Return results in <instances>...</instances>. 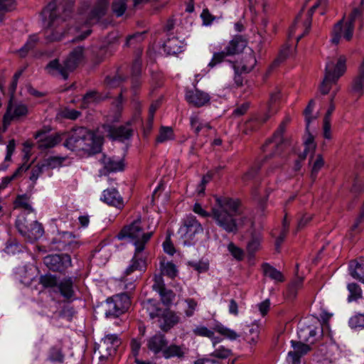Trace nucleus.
I'll list each match as a JSON object with an SVG mask.
<instances>
[{
	"label": "nucleus",
	"mask_w": 364,
	"mask_h": 364,
	"mask_svg": "<svg viewBox=\"0 0 364 364\" xmlns=\"http://www.w3.org/2000/svg\"><path fill=\"white\" fill-rule=\"evenodd\" d=\"M101 200L109 205L118 209H122L124 206L123 198L116 188H107L102 192Z\"/></svg>",
	"instance_id": "23"
},
{
	"label": "nucleus",
	"mask_w": 364,
	"mask_h": 364,
	"mask_svg": "<svg viewBox=\"0 0 364 364\" xmlns=\"http://www.w3.org/2000/svg\"><path fill=\"white\" fill-rule=\"evenodd\" d=\"M109 0H97L96 5L90 11L86 21L82 27L67 28V19L73 11V2L70 0H53L42 11L45 21H48L46 28V39L48 42L58 41L72 33L75 36L71 41H81L91 33L90 26L96 23L105 14Z\"/></svg>",
	"instance_id": "1"
},
{
	"label": "nucleus",
	"mask_w": 364,
	"mask_h": 364,
	"mask_svg": "<svg viewBox=\"0 0 364 364\" xmlns=\"http://www.w3.org/2000/svg\"><path fill=\"white\" fill-rule=\"evenodd\" d=\"M65 355L63 349L58 346H53L50 348L48 360L52 362H58L62 363L64 362Z\"/></svg>",
	"instance_id": "44"
},
{
	"label": "nucleus",
	"mask_w": 364,
	"mask_h": 364,
	"mask_svg": "<svg viewBox=\"0 0 364 364\" xmlns=\"http://www.w3.org/2000/svg\"><path fill=\"white\" fill-rule=\"evenodd\" d=\"M291 343L294 350L290 351L288 355L292 359L293 363H296L299 362L301 356L306 354L311 350V348L309 345L301 341H291Z\"/></svg>",
	"instance_id": "30"
},
{
	"label": "nucleus",
	"mask_w": 364,
	"mask_h": 364,
	"mask_svg": "<svg viewBox=\"0 0 364 364\" xmlns=\"http://www.w3.org/2000/svg\"><path fill=\"white\" fill-rule=\"evenodd\" d=\"M184 46L183 41L175 36L168 38L164 44V50L168 55H176L181 53Z\"/></svg>",
	"instance_id": "32"
},
{
	"label": "nucleus",
	"mask_w": 364,
	"mask_h": 364,
	"mask_svg": "<svg viewBox=\"0 0 364 364\" xmlns=\"http://www.w3.org/2000/svg\"><path fill=\"white\" fill-rule=\"evenodd\" d=\"M189 353L188 348L183 343H171L166 344L163 350L162 357L165 359L184 360Z\"/></svg>",
	"instance_id": "15"
},
{
	"label": "nucleus",
	"mask_w": 364,
	"mask_h": 364,
	"mask_svg": "<svg viewBox=\"0 0 364 364\" xmlns=\"http://www.w3.org/2000/svg\"><path fill=\"white\" fill-rule=\"evenodd\" d=\"M44 264L49 269L63 273L72 265V260L68 254L50 255L44 258Z\"/></svg>",
	"instance_id": "14"
},
{
	"label": "nucleus",
	"mask_w": 364,
	"mask_h": 364,
	"mask_svg": "<svg viewBox=\"0 0 364 364\" xmlns=\"http://www.w3.org/2000/svg\"><path fill=\"white\" fill-rule=\"evenodd\" d=\"M103 165V168L100 171L101 175H107L112 172H117L124 170V164L123 160L115 159L107 157L105 155L100 160Z\"/></svg>",
	"instance_id": "24"
},
{
	"label": "nucleus",
	"mask_w": 364,
	"mask_h": 364,
	"mask_svg": "<svg viewBox=\"0 0 364 364\" xmlns=\"http://www.w3.org/2000/svg\"><path fill=\"white\" fill-rule=\"evenodd\" d=\"M303 284V278L298 277L295 279L288 287V296L295 297L297 291L301 288Z\"/></svg>",
	"instance_id": "57"
},
{
	"label": "nucleus",
	"mask_w": 364,
	"mask_h": 364,
	"mask_svg": "<svg viewBox=\"0 0 364 364\" xmlns=\"http://www.w3.org/2000/svg\"><path fill=\"white\" fill-rule=\"evenodd\" d=\"M214 348V351L210 353V356L213 358L226 359L232 355V350L224 346H220L218 348L215 346Z\"/></svg>",
	"instance_id": "50"
},
{
	"label": "nucleus",
	"mask_w": 364,
	"mask_h": 364,
	"mask_svg": "<svg viewBox=\"0 0 364 364\" xmlns=\"http://www.w3.org/2000/svg\"><path fill=\"white\" fill-rule=\"evenodd\" d=\"M215 205L209 213L196 203L193 211L203 218L211 217L217 226L228 233H236L238 224L236 216L241 215L240 200L228 196H216Z\"/></svg>",
	"instance_id": "2"
},
{
	"label": "nucleus",
	"mask_w": 364,
	"mask_h": 364,
	"mask_svg": "<svg viewBox=\"0 0 364 364\" xmlns=\"http://www.w3.org/2000/svg\"><path fill=\"white\" fill-rule=\"evenodd\" d=\"M314 105H315V102H314V100H310V102H309L307 107H306V109H304V114L305 115V120H306V129L307 130L309 129V124L314 119L311 114H312Z\"/></svg>",
	"instance_id": "63"
},
{
	"label": "nucleus",
	"mask_w": 364,
	"mask_h": 364,
	"mask_svg": "<svg viewBox=\"0 0 364 364\" xmlns=\"http://www.w3.org/2000/svg\"><path fill=\"white\" fill-rule=\"evenodd\" d=\"M232 67L234 70V84L237 87H240L243 85V77L242 74L244 73V72H242V70L238 68V65L235 63H232Z\"/></svg>",
	"instance_id": "62"
},
{
	"label": "nucleus",
	"mask_w": 364,
	"mask_h": 364,
	"mask_svg": "<svg viewBox=\"0 0 364 364\" xmlns=\"http://www.w3.org/2000/svg\"><path fill=\"white\" fill-rule=\"evenodd\" d=\"M228 250L232 256L238 261H241L244 257V251L236 246L233 242H230L228 245Z\"/></svg>",
	"instance_id": "58"
},
{
	"label": "nucleus",
	"mask_w": 364,
	"mask_h": 364,
	"mask_svg": "<svg viewBox=\"0 0 364 364\" xmlns=\"http://www.w3.org/2000/svg\"><path fill=\"white\" fill-rule=\"evenodd\" d=\"M120 344L121 340L117 334L105 336L97 348L100 354V361L107 360L109 357L114 355Z\"/></svg>",
	"instance_id": "12"
},
{
	"label": "nucleus",
	"mask_w": 364,
	"mask_h": 364,
	"mask_svg": "<svg viewBox=\"0 0 364 364\" xmlns=\"http://www.w3.org/2000/svg\"><path fill=\"white\" fill-rule=\"evenodd\" d=\"M262 236L261 233L253 232L251 237L247 245V251L248 254L253 255L260 249Z\"/></svg>",
	"instance_id": "35"
},
{
	"label": "nucleus",
	"mask_w": 364,
	"mask_h": 364,
	"mask_svg": "<svg viewBox=\"0 0 364 364\" xmlns=\"http://www.w3.org/2000/svg\"><path fill=\"white\" fill-rule=\"evenodd\" d=\"M107 97H108L103 96L102 94L95 90L87 92L82 98V107L86 108L89 107L90 105L97 103Z\"/></svg>",
	"instance_id": "36"
},
{
	"label": "nucleus",
	"mask_w": 364,
	"mask_h": 364,
	"mask_svg": "<svg viewBox=\"0 0 364 364\" xmlns=\"http://www.w3.org/2000/svg\"><path fill=\"white\" fill-rule=\"evenodd\" d=\"M193 333L196 336L208 338L211 341L213 347H215V346L220 343L223 340L222 338L216 336L215 333H218L222 336L223 338H227L230 341H235L240 336L236 331L228 328L218 321H215L214 325L211 329L205 326L199 325L193 328Z\"/></svg>",
	"instance_id": "5"
},
{
	"label": "nucleus",
	"mask_w": 364,
	"mask_h": 364,
	"mask_svg": "<svg viewBox=\"0 0 364 364\" xmlns=\"http://www.w3.org/2000/svg\"><path fill=\"white\" fill-rule=\"evenodd\" d=\"M352 90L359 95L364 94V61L360 67L359 75L352 82Z\"/></svg>",
	"instance_id": "37"
},
{
	"label": "nucleus",
	"mask_w": 364,
	"mask_h": 364,
	"mask_svg": "<svg viewBox=\"0 0 364 364\" xmlns=\"http://www.w3.org/2000/svg\"><path fill=\"white\" fill-rule=\"evenodd\" d=\"M327 1L328 0H316L315 4L305 15L304 14V9H302L296 16L293 25L289 28V36H293L299 28H303L304 31L297 36V42H299L303 36L309 33L311 26V18L315 10L319 6H326Z\"/></svg>",
	"instance_id": "9"
},
{
	"label": "nucleus",
	"mask_w": 364,
	"mask_h": 364,
	"mask_svg": "<svg viewBox=\"0 0 364 364\" xmlns=\"http://www.w3.org/2000/svg\"><path fill=\"white\" fill-rule=\"evenodd\" d=\"M144 251H138L135 249L134 255L130 262V264L125 270V274L129 275L132 272L139 270L142 271L146 268V257L144 256Z\"/></svg>",
	"instance_id": "27"
},
{
	"label": "nucleus",
	"mask_w": 364,
	"mask_h": 364,
	"mask_svg": "<svg viewBox=\"0 0 364 364\" xmlns=\"http://www.w3.org/2000/svg\"><path fill=\"white\" fill-rule=\"evenodd\" d=\"M238 65V68L244 72V73H250L257 64V60L255 52L250 50V52L246 53L240 60V62H232Z\"/></svg>",
	"instance_id": "28"
},
{
	"label": "nucleus",
	"mask_w": 364,
	"mask_h": 364,
	"mask_svg": "<svg viewBox=\"0 0 364 364\" xmlns=\"http://www.w3.org/2000/svg\"><path fill=\"white\" fill-rule=\"evenodd\" d=\"M33 220L28 219L24 214L19 215L16 220V227L20 234L22 235L23 233L28 232L29 223Z\"/></svg>",
	"instance_id": "48"
},
{
	"label": "nucleus",
	"mask_w": 364,
	"mask_h": 364,
	"mask_svg": "<svg viewBox=\"0 0 364 364\" xmlns=\"http://www.w3.org/2000/svg\"><path fill=\"white\" fill-rule=\"evenodd\" d=\"M186 307L184 309V314L186 317H191L194 315L195 311L198 308V301L192 298L185 299Z\"/></svg>",
	"instance_id": "51"
},
{
	"label": "nucleus",
	"mask_w": 364,
	"mask_h": 364,
	"mask_svg": "<svg viewBox=\"0 0 364 364\" xmlns=\"http://www.w3.org/2000/svg\"><path fill=\"white\" fill-rule=\"evenodd\" d=\"M127 0H114L112 6L113 12L117 16H122L127 9Z\"/></svg>",
	"instance_id": "52"
},
{
	"label": "nucleus",
	"mask_w": 364,
	"mask_h": 364,
	"mask_svg": "<svg viewBox=\"0 0 364 364\" xmlns=\"http://www.w3.org/2000/svg\"><path fill=\"white\" fill-rule=\"evenodd\" d=\"M28 107L22 103L13 104L10 100L3 117V132H5L13 120H16L28 114Z\"/></svg>",
	"instance_id": "13"
},
{
	"label": "nucleus",
	"mask_w": 364,
	"mask_h": 364,
	"mask_svg": "<svg viewBox=\"0 0 364 364\" xmlns=\"http://www.w3.org/2000/svg\"><path fill=\"white\" fill-rule=\"evenodd\" d=\"M191 126L196 134H198L202 129V122L198 115H192L190 118Z\"/></svg>",
	"instance_id": "64"
},
{
	"label": "nucleus",
	"mask_w": 364,
	"mask_h": 364,
	"mask_svg": "<svg viewBox=\"0 0 364 364\" xmlns=\"http://www.w3.org/2000/svg\"><path fill=\"white\" fill-rule=\"evenodd\" d=\"M57 289L60 295L67 301L71 302L76 299L74 281L72 277H65L60 280Z\"/></svg>",
	"instance_id": "21"
},
{
	"label": "nucleus",
	"mask_w": 364,
	"mask_h": 364,
	"mask_svg": "<svg viewBox=\"0 0 364 364\" xmlns=\"http://www.w3.org/2000/svg\"><path fill=\"white\" fill-rule=\"evenodd\" d=\"M185 97L188 104L196 107L208 105L210 100L208 93L198 89L187 90Z\"/></svg>",
	"instance_id": "19"
},
{
	"label": "nucleus",
	"mask_w": 364,
	"mask_h": 364,
	"mask_svg": "<svg viewBox=\"0 0 364 364\" xmlns=\"http://www.w3.org/2000/svg\"><path fill=\"white\" fill-rule=\"evenodd\" d=\"M73 237V235L72 233L68 232H65L62 234V235L60 236L59 240L55 239L53 242L58 244V245L57 247V249L58 250H60V251L66 250L67 248L71 245L72 242H66L65 240L63 241L62 239L71 238Z\"/></svg>",
	"instance_id": "55"
},
{
	"label": "nucleus",
	"mask_w": 364,
	"mask_h": 364,
	"mask_svg": "<svg viewBox=\"0 0 364 364\" xmlns=\"http://www.w3.org/2000/svg\"><path fill=\"white\" fill-rule=\"evenodd\" d=\"M58 115L64 119L75 120L81 115V112L74 109L65 108L60 111Z\"/></svg>",
	"instance_id": "54"
},
{
	"label": "nucleus",
	"mask_w": 364,
	"mask_h": 364,
	"mask_svg": "<svg viewBox=\"0 0 364 364\" xmlns=\"http://www.w3.org/2000/svg\"><path fill=\"white\" fill-rule=\"evenodd\" d=\"M166 344H168V340L166 336L161 333H157L147 340L146 346L154 354L157 355L161 353L162 355Z\"/></svg>",
	"instance_id": "25"
},
{
	"label": "nucleus",
	"mask_w": 364,
	"mask_h": 364,
	"mask_svg": "<svg viewBox=\"0 0 364 364\" xmlns=\"http://www.w3.org/2000/svg\"><path fill=\"white\" fill-rule=\"evenodd\" d=\"M44 169L45 167L42 162H38L36 165L32 167L29 178L33 184L36 183L39 176L43 173Z\"/></svg>",
	"instance_id": "56"
},
{
	"label": "nucleus",
	"mask_w": 364,
	"mask_h": 364,
	"mask_svg": "<svg viewBox=\"0 0 364 364\" xmlns=\"http://www.w3.org/2000/svg\"><path fill=\"white\" fill-rule=\"evenodd\" d=\"M349 326L353 328H364V314H358L352 316L349 320Z\"/></svg>",
	"instance_id": "60"
},
{
	"label": "nucleus",
	"mask_w": 364,
	"mask_h": 364,
	"mask_svg": "<svg viewBox=\"0 0 364 364\" xmlns=\"http://www.w3.org/2000/svg\"><path fill=\"white\" fill-rule=\"evenodd\" d=\"M34 136L36 139H38L37 142L38 147L41 150L53 148L62 141L61 134L55 133L54 134L46 135V132L42 130L38 131Z\"/></svg>",
	"instance_id": "17"
},
{
	"label": "nucleus",
	"mask_w": 364,
	"mask_h": 364,
	"mask_svg": "<svg viewBox=\"0 0 364 364\" xmlns=\"http://www.w3.org/2000/svg\"><path fill=\"white\" fill-rule=\"evenodd\" d=\"M130 305L129 297L126 294L115 295L106 301L105 314L107 318H117L127 311Z\"/></svg>",
	"instance_id": "11"
},
{
	"label": "nucleus",
	"mask_w": 364,
	"mask_h": 364,
	"mask_svg": "<svg viewBox=\"0 0 364 364\" xmlns=\"http://www.w3.org/2000/svg\"><path fill=\"white\" fill-rule=\"evenodd\" d=\"M180 317L177 314L169 309L162 311L159 317V327L163 332H168L180 322Z\"/></svg>",
	"instance_id": "18"
},
{
	"label": "nucleus",
	"mask_w": 364,
	"mask_h": 364,
	"mask_svg": "<svg viewBox=\"0 0 364 364\" xmlns=\"http://www.w3.org/2000/svg\"><path fill=\"white\" fill-rule=\"evenodd\" d=\"M304 146L305 148L304 152L301 155L302 159H304L309 154H314L316 149V144L314 142V137L312 134L309 133L308 136L304 141Z\"/></svg>",
	"instance_id": "49"
},
{
	"label": "nucleus",
	"mask_w": 364,
	"mask_h": 364,
	"mask_svg": "<svg viewBox=\"0 0 364 364\" xmlns=\"http://www.w3.org/2000/svg\"><path fill=\"white\" fill-rule=\"evenodd\" d=\"M280 98V91L276 89L275 91L270 94V98L268 104V113L265 115V117L262 119V122H265L272 114L277 112V108L274 107L276 103Z\"/></svg>",
	"instance_id": "40"
},
{
	"label": "nucleus",
	"mask_w": 364,
	"mask_h": 364,
	"mask_svg": "<svg viewBox=\"0 0 364 364\" xmlns=\"http://www.w3.org/2000/svg\"><path fill=\"white\" fill-rule=\"evenodd\" d=\"M65 160V157L60 156H49L41 161L46 168H55L62 166L63 161Z\"/></svg>",
	"instance_id": "46"
},
{
	"label": "nucleus",
	"mask_w": 364,
	"mask_h": 364,
	"mask_svg": "<svg viewBox=\"0 0 364 364\" xmlns=\"http://www.w3.org/2000/svg\"><path fill=\"white\" fill-rule=\"evenodd\" d=\"M354 25L347 21L343 23V21L338 22L333 27L332 31L331 41L334 44H338L341 37L346 41H350L353 34Z\"/></svg>",
	"instance_id": "16"
},
{
	"label": "nucleus",
	"mask_w": 364,
	"mask_h": 364,
	"mask_svg": "<svg viewBox=\"0 0 364 364\" xmlns=\"http://www.w3.org/2000/svg\"><path fill=\"white\" fill-rule=\"evenodd\" d=\"M104 138L85 127H77L70 132L64 146L71 151H83L89 155L101 151Z\"/></svg>",
	"instance_id": "3"
},
{
	"label": "nucleus",
	"mask_w": 364,
	"mask_h": 364,
	"mask_svg": "<svg viewBox=\"0 0 364 364\" xmlns=\"http://www.w3.org/2000/svg\"><path fill=\"white\" fill-rule=\"evenodd\" d=\"M141 316L144 318H149L154 319L159 318L164 311L160 307V304L158 301L149 299L141 302Z\"/></svg>",
	"instance_id": "20"
},
{
	"label": "nucleus",
	"mask_w": 364,
	"mask_h": 364,
	"mask_svg": "<svg viewBox=\"0 0 364 364\" xmlns=\"http://www.w3.org/2000/svg\"><path fill=\"white\" fill-rule=\"evenodd\" d=\"M262 269L264 275L269 277L271 279L277 282H282L284 281L282 273L270 264L267 263L264 264L262 265Z\"/></svg>",
	"instance_id": "38"
},
{
	"label": "nucleus",
	"mask_w": 364,
	"mask_h": 364,
	"mask_svg": "<svg viewBox=\"0 0 364 364\" xmlns=\"http://www.w3.org/2000/svg\"><path fill=\"white\" fill-rule=\"evenodd\" d=\"M38 38L36 35L30 36L24 46L17 53L21 58L25 57L30 50H32L37 44Z\"/></svg>",
	"instance_id": "42"
},
{
	"label": "nucleus",
	"mask_w": 364,
	"mask_h": 364,
	"mask_svg": "<svg viewBox=\"0 0 364 364\" xmlns=\"http://www.w3.org/2000/svg\"><path fill=\"white\" fill-rule=\"evenodd\" d=\"M346 58L345 56H340L336 63L331 61L326 63L325 75L320 85V92L323 95L329 92L333 84H336L338 80L345 73L346 70Z\"/></svg>",
	"instance_id": "6"
},
{
	"label": "nucleus",
	"mask_w": 364,
	"mask_h": 364,
	"mask_svg": "<svg viewBox=\"0 0 364 364\" xmlns=\"http://www.w3.org/2000/svg\"><path fill=\"white\" fill-rule=\"evenodd\" d=\"M44 233L43 228L37 220H32L29 223L28 232L23 233L22 236L30 242H34L41 238Z\"/></svg>",
	"instance_id": "31"
},
{
	"label": "nucleus",
	"mask_w": 364,
	"mask_h": 364,
	"mask_svg": "<svg viewBox=\"0 0 364 364\" xmlns=\"http://www.w3.org/2000/svg\"><path fill=\"white\" fill-rule=\"evenodd\" d=\"M39 283L45 288L58 287V282L55 276L47 274L40 277Z\"/></svg>",
	"instance_id": "47"
},
{
	"label": "nucleus",
	"mask_w": 364,
	"mask_h": 364,
	"mask_svg": "<svg viewBox=\"0 0 364 364\" xmlns=\"http://www.w3.org/2000/svg\"><path fill=\"white\" fill-rule=\"evenodd\" d=\"M174 139L173 130L171 127H161L159 135L156 137L157 143H164L167 141Z\"/></svg>",
	"instance_id": "41"
},
{
	"label": "nucleus",
	"mask_w": 364,
	"mask_h": 364,
	"mask_svg": "<svg viewBox=\"0 0 364 364\" xmlns=\"http://www.w3.org/2000/svg\"><path fill=\"white\" fill-rule=\"evenodd\" d=\"M349 270L353 278L364 283V259L351 261Z\"/></svg>",
	"instance_id": "34"
},
{
	"label": "nucleus",
	"mask_w": 364,
	"mask_h": 364,
	"mask_svg": "<svg viewBox=\"0 0 364 364\" xmlns=\"http://www.w3.org/2000/svg\"><path fill=\"white\" fill-rule=\"evenodd\" d=\"M83 58V48L77 47L74 48L67 58L63 61L70 72H73L81 62Z\"/></svg>",
	"instance_id": "29"
},
{
	"label": "nucleus",
	"mask_w": 364,
	"mask_h": 364,
	"mask_svg": "<svg viewBox=\"0 0 364 364\" xmlns=\"http://www.w3.org/2000/svg\"><path fill=\"white\" fill-rule=\"evenodd\" d=\"M259 326L257 323H252L243 329L244 339L250 344H255L259 339Z\"/></svg>",
	"instance_id": "33"
},
{
	"label": "nucleus",
	"mask_w": 364,
	"mask_h": 364,
	"mask_svg": "<svg viewBox=\"0 0 364 364\" xmlns=\"http://www.w3.org/2000/svg\"><path fill=\"white\" fill-rule=\"evenodd\" d=\"M45 70L49 75L61 77L63 80H67L70 73L65 63L61 64L58 59L50 60L45 67Z\"/></svg>",
	"instance_id": "26"
},
{
	"label": "nucleus",
	"mask_w": 364,
	"mask_h": 364,
	"mask_svg": "<svg viewBox=\"0 0 364 364\" xmlns=\"http://www.w3.org/2000/svg\"><path fill=\"white\" fill-rule=\"evenodd\" d=\"M291 53H292V49H291V46L289 44L284 45L282 47V48L279 51V53L277 59L274 60L273 65H278L279 63L283 62Z\"/></svg>",
	"instance_id": "53"
},
{
	"label": "nucleus",
	"mask_w": 364,
	"mask_h": 364,
	"mask_svg": "<svg viewBox=\"0 0 364 364\" xmlns=\"http://www.w3.org/2000/svg\"><path fill=\"white\" fill-rule=\"evenodd\" d=\"M145 230L141 218L139 217L129 225L124 226L119 232L117 237L119 240L129 238L135 249H138V251H144L154 235L153 230Z\"/></svg>",
	"instance_id": "4"
},
{
	"label": "nucleus",
	"mask_w": 364,
	"mask_h": 364,
	"mask_svg": "<svg viewBox=\"0 0 364 364\" xmlns=\"http://www.w3.org/2000/svg\"><path fill=\"white\" fill-rule=\"evenodd\" d=\"M288 119L284 120L279 126L278 129L274 132L273 136L267 139L263 144L262 149L265 154L264 161L271 159L276 156H279L288 142L284 140L283 134L285 132Z\"/></svg>",
	"instance_id": "8"
},
{
	"label": "nucleus",
	"mask_w": 364,
	"mask_h": 364,
	"mask_svg": "<svg viewBox=\"0 0 364 364\" xmlns=\"http://www.w3.org/2000/svg\"><path fill=\"white\" fill-rule=\"evenodd\" d=\"M324 161L321 156V155H318L316 161L313 164L311 172V178L313 181L316 178L317 174L318 171L323 166Z\"/></svg>",
	"instance_id": "59"
},
{
	"label": "nucleus",
	"mask_w": 364,
	"mask_h": 364,
	"mask_svg": "<svg viewBox=\"0 0 364 364\" xmlns=\"http://www.w3.org/2000/svg\"><path fill=\"white\" fill-rule=\"evenodd\" d=\"M203 228L196 216L189 214L183 220V225L178 230V235L184 245L193 244L196 235L202 233Z\"/></svg>",
	"instance_id": "10"
},
{
	"label": "nucleus",
	"mask_w": 364,
	"mask_h": 364,
	"mask_svg": "<svg viewBox=\"0 0 364 364\" xmlns=\"http://www.w3.org/2000/svg\"><path fill=\"white\" fill-rule=\"evenodd\" d=\"M28 166L26 164H22L20 166L11 176H7L2 178L1 182L0 183V190L6 188L8 185L15 178H17L23 174V173L26 172L28 169Z\"/></svg>",
	"instance_id": "39"
},
{
	"label": "nucleus",
	"mask_w": 364,
	"mask_h": 364,
	"mask_svg": "<svg viewBox=\"0 0 364 364\" xmlns=\"http://www.w3.org/2000/svg\"><path fill=\"white\" fill-rule=\"evenodd\" d=\"M161 274L173 279L176 277L178 270L176 265L171 262L160 263Z\"/></svg>",
	"instance_id": "43"
},
{
	"label": "nucleus",
	"mask_w": 364,
	"mask_h": 364,
	"mask_svg": "<svg viewBox=\"0 0 364 364\" xmlns=\"http://www.w3.org/2000/svg\"><path fill=\"white\" fill-rule=\"evenodd\" d=\"M159 294L163 304L165 305L170 304L175 298V294L173 291L172 290L167 289L166 288L164 289Z\"/></svg>",
	"instance_id": "61"
},
{
	"label": "nucleus",
	"mask_w": 364,
	"mask_h": 364,
	"mask_svg": "<svg viewBox=\"0 0 364 364\" xmlns=\"http://www.w3.org/2000/svg\"><path fill=\"white\" fill-rule=\"evenodd\" d=\"M129 123L126 126L114 127L111 125H104L103 129L107 132V136L113 139H127L133 134V130L129 127Z\"/></svg>",
	"instance_id": "22"
},
{
	"label": "nucleus",
	"mask_w": 364,
	"mask_h": 364,
	"mask_svg": "<svg viewBox=\"0 0 364 364\" xmlns=\"http://www.w3.org/2000/svg\"><path fill=\"white\" fill-rule=\"evenodd\" d=\"M347 288L350 293L348 297V301H356L362 297V289L358 284L350 283Z\"/></svg>",
	"instance_id": "45"
},
{
	"label": "nucleus",
	"mask_w": 364,
	"mask_h": 364,
	"mask_svg": "<svg viewBox=\"0 0 364 364\" xmlns=\"http://www.w3.org/2000/svg\"><path fill=\"white\" fill-rule=\"evenodd\" d=\"M247 46V40L242 35H235L228 41L223 50L213 53L208 67L213 68L223 63L227 57L234 56L242 53Z\"/></svg>",
	"instance_id": "7"
}]
</instances>
